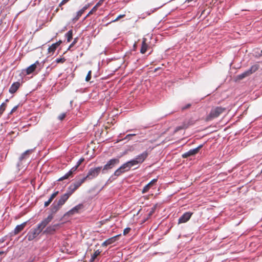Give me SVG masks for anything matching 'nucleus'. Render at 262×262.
Listing matches in <instances>:
<instances>
[{
	"label": "nucleus",
	"instance_id": "obj_1",
	"mask_svg": "<svg viewBox=\"0 0 262 262\" xmlns=\"http://www.w3.org/2000/svg\"><path fill=\"white\" fill-rule=\"evenodd\" d=\"M148 156V152L147 151H144L140 155L137 156L136 158L127 161L122 164L115 171L114 176L118 177L123 173L129 171L132 167L142 163L147 158Z\"/></svg>",
	"mask_w": 262,
	"mask_h": 262
},
{
	"label": "nucleus",
	"instance_id": "obj_2",
	"mask_svg": "<svg viewBox=\"0 0 262 262\" xmlns=\"http://www.w3.org/2000/svg\"><path fill=\"white\" fill-rule=\"evenodd\" d=\"M226 110L227 108L225 107L221 106H213L211 108L209 114L206 117V121H210L214 119V118H217L221 114L225 113Z\"/></svg>",
	"mask_w": 262,
	"mask_h": 262
},
{
	"label": "nucleus",
	"instance_id": "obj_3",
	"mask_svg": "<svg viewBox=\"0 0 262 262\" xmlns=\"http://www.w3.org/2000/svg\"><path fill=\"white\" fill-rule=\"evenodd\" d=\"M259 68V66L257 64H254L249 69L246 71L244 73H242L241 74H239L237 76L236 79L237 80H242L250 75L252 74L256 71H257Z\"/></svg>",
	"mask_w": 262,
	"mask_h": 262
},
{
	"label": "nucleus",
	"instance_id": "obj_4",
	"mask_svg": "<svg viewBox=\"0 0 262 262\" xmlns=\"http://www.w3.org/2000/svg\"><path fill=\"white\" fill-rule=\"evenodd\" d=\"M120 163L119 158H113L107 161L106 164L103 166L102 169L103 172H105L106 171H108L114 167H115L117 165H118Z\"/></svg>",
	"mask_w": 262,
	"mask_h": 262
},
{
	"label": "nucleus",
	"instance_id": "obj_5",
	"mask_svg": "<svg viewBox=\"0 0 262 262\" xmlns=\"http://www.w3.org/2000/svg\"><path fill=\"white\" fill-rule=\"evenodd\" d=\"M101 167H98L94 168H91L89 171L86 176L83 178V182L85 180H91L98 176L101 170Z\"/></svg>",
	"mask_w": 262,
	"mask_h": 262
},
{
	"label": "nucleus",
	"instance_id": "obj_6",
	"mask_svg": "<svg viewBox=\"0 0 262 262\" xmlns=\"http://www.w3.org/2000/svg\"><path fill=\"white\" fill-rule=\"evenodd\" d=\"M42 230L37 226L36 228L31 229L28 233L26 237L30 241L35 239Z\"/></svg>",
	"mask_w": 262,
	"mask_h": 262
},
{
	"label": "nucleus",
	"instance_id": "obj_7",
	"mask_svg": "<svg viewBox=\"0 0 262 262\" xmlns=\"http://www.w3.org/2000/svg\"><path fill=\"white\" fill-rule=\"evenodd\" d=\"M82 209V205L78 204V205L75 206L70 210H69L67 213L65 214V216H72L75 215L76 214H79L81 210Z\"/></svg>",
	"mask_w": 262,
	"mask_h": 262
},
{
	"label": "nucleus",
	"instance_id": "obj_8",
	"mask_svg": "<svg viewBox=\"0 0 262 262\" xmlns=\"http://www.w3.org/2000/svg\"><path fill=\"white\" fill-rule=\"evenodd\" d=\"M202 147H203V145H200V146H199L198 147H197L195 148L189 150L188 151L184 153L182 155V158H187L189 157L196 155V154H198L199 152V150Z\"/></svg>",
	"mask_w": 262,
	"mask_h": 262
},
{
	"label": "nucleus",
	"instance_id": "obj_9",
	"mask_svg": "<svg viewBox=\"0 0 262 262\" xmlns=\"http://www.w3.org/2000/svg\"><path fill=\"white\" fill-rule=\"evenodd\" d=\"M81 162H82V158H80L78 160V161L77 162V164L76 166H75L74 167H73V168H72L68 172H67L63 177L60 178L58 180L61 181V180L68 179L71 175H72V174L74 171H75L76 170L77 167L81 163Z\"/></svg>",
	"mask_w": 262,
	"mask_h": 262
},
{
	"label": "nucleus",
	"instance_id": "obj_10",
	"mask_svg": "<svg viewBox=\"0 0 262 262\" xmlns=\"http://www.w3.org/2000/svg\"><path fill=\"white\" fill-rule=\"evenodd\" d=\"M193 213L190 212H186L184 213L179 219L178 224L185 223L189 221Z\"/></svg>",
	"mask_w": 262,
	"mask_h": 262
},
{
	"label": "nucleus",
	"instance_id": "obj_11",
	"mask_svg": "<svg viewBox=\"0 0 262 262\" xmlns=\"http://www.w3.org/2000/svg\"><path fill=\"white\" fill-rule=\"evenodd\" d=\"M53 215H49L47 218L44 219L42 222L39 224L37 226L42 230L46 227V226L52 221L53 219Z\"/></svg>",
	"mask_w": 262,
	"mask_h": 262
},
{
	"label": "nucleus",
	"instance_id": "obj_12",
	"mask_svg": "<svg viewBox=\"0 0 262 262\" xmlns=\"http://www.w3.org/2000/svg\"><path fill=\"white\" fill-rule=\"evenodd\" d=\"M53 215H49L47 218L44 219L42 222L39 224L37 226L42 230L46 227V226L52 221L53 219Z\"/></svg>",
	"mask_w": 262,
	"mask_h": 262
},
{
	"label": "nucleus",
	"instance_id": "obj_13",
	"mask_svg": "<svg viewBox=\"0 0 262 262\" xmlns=\"http://www.w3.org/2000/svg\"><path fill=\"white\" fill-rule=\"evenodd\" d=\"M121 235V234H119V235H116V236H114L113 237H112L107 239H106V241H105L102 244V246L104 247V246H107L110 244H112L113 243H114V242H115L118 238Z\"/></svg>",
	"mask_w": 262,
	"mask_h": 262
},
{
	"label": "nucleus",
	"instance_id": "obj_14",
	"mask_svg": "<svg viewBox=\"0 0 262 262\" xmlns=\"http://www.w3.org/2000/svg\"><path fill=\"white\" fill-rule=\"evenodd\" d=\"M71 194V192H69L62 195L58 201L59 205L61 206L63 205L64 203L66 202V201L69 199Z\"/></svg>",
	"mask_w": 262,
	"mask_h": 262
},
{
	"label": "nucleus",
	"instance_id": "obj_15",
	"mask_svg": "<svg viewBox=\"0 0 262 262\" xmlns=\"http://www.w3.org/2000/svg\"><path fill=\"white\" fill-rule=\"evenodd\" d=\"M157 181V179H153L148 184L146 185L142 190V193H145L147 192L150 189V188L154 184H155Z\"/></svg>",
	"mask_w": 262,
	"mask_h": 262
},
{
	"label": "nucleus",
	"instance_id": "obj_16",
	"mask_svg": "<svg viewBox=\"0 0 262 262\" xmlns=\"http://www.w3.org/2000/svg\"><path fill=\"white\" fill-rule=\"evenodd\" d=\"M57 227V224L49 226L43 231V233L51 234L56 230Z\"/></svg>",
	"mask_w": 262,
	"mask_h": 262
},
{
	"label": "nucleus",
	"instance_id": "obj_17",
	"mask_svg": "<svg viewBox=\"0 0 262 262\" xmlns=\"http://www.w3.org/2000/svg\"><path fill=\"white\" fill-rule=\"evenodd\" d=\"M20 86L18 82L13 83L9 89V92L11 94L14 93Z\"/></svg>",
	"mask_w": 262,
	"mask_h": 262
},
{
	"label": "nucleus",
	"instance_id": "obj_18",
	"mask_svg": "<svg viewBox=\"0 0 262 262\" xmlns=\"http://www.w3.org/2000/svg\"><path fill=\"white\" fill-rule=\"evenodd\" d=\"M26 225V222H24L20 225H17L14 229V234H18L19 232H20L21 230H23L24 229V228H25Z\"/></svg>",
	"mask_w": 262,
	"mask_h": 262
},
{
	"label": "nucleus",
	"instance_id": "obj_19",
	"mask_svg": "<svg viewBox=\"0 0 262 262\" xmlns=\"http://www.w3.org/2000/svg\"><path fill=\"white\" fill-rule=\"evenodd\" d=\"M146 39L145 38H143L142 40V46L140 49V52L142 54H144L147 50L148 47V45L146 43Z\"/></svg>",
	"mask_w": 262,
	"mask_h": 262
},
{
	"label": "nucleus",
	"instance_id": "obj_20",
	"mask_svg": "<svg viewBox=\"0 0 262 262\" xmlns=\"http://www.w3.org/2000/svg\"><path fill=\"white\" fill-rule=\"evenodd\" d=\"M39 64V62L38 61H36L35 63L31 64L30 66H29L27 69H26V73L27 74H30L32 73L35 69L36 68V64Z\"/></svg>",
	"mask_w": 262,
	"mask_h": 262
},
{
	"label": "nucleus",
	"instance_id": "obj_21",
	"mask_svg": "<svg viewBox=\"0 0 262 262\" xmlns=\"http://www.w3.org/2000/svg\"><path fill=\"white\" fill-rule=\"evenodd\" d=\"M101 252L99 250H95L93 254H91V258L90 262H93L96 258L100 254Z\"/></svg>",
	"mask_w": 262,
	"mask_h": 262
},
{
	"label": "nucleus",
	"instance_id": "obj_22",
	"mask_svg": "<svg viewBox=\"0 0 262 262\" xmlns=\"http://www.w3.org/2000/svg\"><path fill=\"white\" fill-rule=\"evenodd\" d=\"M61 42V41H59L58 42H57L55 43H53L52 45V46H51L49 48H48V51L49 52L51 53V52H54V51L56 50V49L57 48V47L60 45V43Z\"/></svg>",
	"mask_w": 262,
	"mask_h": 262
},
{
	"label": "nucleus",
	"instance_id": "obj_23",
	"mask_svg": "<svg viewBox=\"0 0 262 262\" xmlns=\"http://www.w3.org/2000/svg\"><path fill=\"white\" fill-rule=\"evenodd\" d=\"M61 206V205H59L58 202L56 204H53L51 208L52 212L53 213H55L60 208Z\"/></svg>",
	"mask_w": 262,
	"mask_h": 262
},
{
	"label": "nucleus",
	"instance_id": "obj_24",
	"mask_svg": "<svg viewBox=\"0 0 262 262\" xmlns=\"http://www.w3.org/2000/svg\"><path fill=\"white\" fill-rule=\"evenodd\" d=\"M103 2H104V1H101V0H100V1H99L97 3V4L95 5V6L93 8V9L92 10V11H90V12H89V14L91 13L92 11H96V9H97V8L98 7L102 5V4L103 3Z\"/></svg>",
	"mask_w": 262,
	"mask_h": 262
},
{
	"label": "nucleus",
	"instance_id": "obj_25",
	"mask_svg": "<svg viewBox=\"0 0 262 262\" xmlns=\"http://www.w3.org/2000/svg\"><path fill=\"white\" fill-rule=\"evenodd\" d=\"M187 127H188V125H187L183 124V125L177 127L176 128L175 130H174V132H178L179 130H180L181 129H185V128H187Z\"/></svg>",
	"mask_w": 262,
	"mask_h": 262
},
{
	"label": "nucleus",
	"instance_id": "obj_26",
	"mask_svg": "<svg viewBox=\"0 0 262 262\" xmlns=\"http://www.w3.org/2000/svg\"><path fill=\"white\" fill-rule=\"evenodd\" d=\"M6 104L3 103L0 106V115H2L5 110Z\"/></svg>",
	"mask_w": 262,
	"mask_h": 262
},
{
	"label": "nucleus",
	"instance_id": "obj_27",
	"mask_svg": "<svg viewBox=\"0 0 262 262\" xmlns=\"http://www.w3.org/2000/svg\"><path fill=\"white\" fill-rule=\"evenodd\" d=\"M91 71H89L85 79L86 81L89 82L90 81L91 79Z\"/></svg>",
	"mask_w": 262,
	"mask_h": 262
},
{
	"label": "nucleus",
	"instance_id": "obj_28",
	"mask_svg": "<svg viewBox=\"0 0 262 262\" xmlns=\"http://www.w3.org/2000/svg\"><path fill=\"white\" fill-rule=\"evenodd\" d=\"M81 15H82V10H80L77 12L76 16L73 19L74 20H76L78 19Z\"/></svg>",
	"mask_w": 262,
	"mask_h": 262
},
{
	"label": "nucleus",
	"instance_id": "obj_29",
	"mask_svg": "<svg viewBox=\"0 0 262 262\" xmlns=\"http://www.w3.org/2000/svg\"><path fill=\"white\" fill-rule=\"evenodd\" d=\"M66 59L64 58H57L55 60L56 63H63L65 61Z\"/></svg>",
	"mask_w": 262,
	"mask_h": 262
},
{
	"label": "nucleus",
	"instance_id": "obj_30",
	"mask_svg": "<svg viewBox=\"0 0 262 262\" xmlns=\"http://www.w3.org/2000/svg\"><path fill=\"white\" fill-rule=\"evenodd\" d=\"M58 191H56L53 193L49 198V200L52 202L53 200L56 197V196L58 194Z\"/></svg>",
	"mask_w": 262,
	"mask_h": 262
},
{
	"label": "nucleus",
	"instance_id": "obj_31",
	"mask_svg": "<svg viewBox=\"0 0 262 262\" xmlns=\"http://www.w3.org/2000/svg\"><path fill=\"white\" fill-rule=\"evenodd\" d=\"M58 191H56L53 193L49 198V200L52 202L53 200L56 197V196L58 194Z\"/></svg>",
	"mask_w": 262,
	"mask_h": 262
},
{
	"label": "nucleus",
	"instance_id": "obj_32",
	"mask_svg": "<svg viewBox=\"0 0 262 262\" xmlns=\"http://www.w3.org/2000/svg\"><path fill=\"white\" fill-rule=\"evenodd\" d=\"M58 191H56L53 193L49 198V200L52 202L53 200L56 197V196L58 194Z\"/></svg>",
	"mask_w": 262,
	"mask_h": 262
},
{
	"label": "nucleus",
	"instance_id": "obj_33",
	"mask_svg": "<svg viewBox=\"0 0 262 262\" xmlns=\"http://www.w3.org/2000/svg\"><path fill=\"white\" fill-rule=\"evenodd\" d=\"M58 191H56L53 193L49 198V200L52 202L53 200L56 197V196L58 194Z\"/></svg>",
	"mask_w": 262,
	"mask_h": 262
},
{
	"label": "nucleus",
	"instance_id": "obj_34",
	"mask_svg": "<svg viewBox=\"0 0 262 262\" xmlns=\"http://www.w3.org/2000/svg\"><path fill=\"white\" fill-rule=\"evenodd\" d=\"M30 150H26V151H25V152H24L21 155V156L20 157V158H19L20 160H22L24 158L25 156H26V155L28 152H30Z\"/></svg>",
	"mask_w": 262,
	"mask_h": 262
},
{
	"label": "nucleus",
	"instance_id": "obj_35",
	"mask_svg": "<svg viewBox=\"0 0 262 262\" xmlns=\"http://www.w3.org/2000/svg\"><path fill=\"white\" fill-rule=\"evenodd\" d=\"M30 150H26V151H25V152H24L21 155V156L20 157V158H19L20 160H22L24 158L25 156H26V155L28 152H30Z\"/></svg>",
	"mask_w": 262,
	"mask_h": 262
},
{
	"label": "nucleus",
	"instance_id": "obj_36",
	"mask_svg": "<svg viewBox=\"0 0 262 262\" xmlns=\"http://www.w3.org/2000/svg\"><path fill=\"white\" fill-rule=\"evenodd\" d=\"M30 150H26V151H25V152H24L21 155V156L20 157V158H19L20 160H22L24 158L25 156H26V155L28 152H30Z\"/></svg>",
	"mask_w": 262,
	"mask_h": 262
},
{
	"label": "nucleus",
	"instance_id": "obj_37",
	"mask_svg": "<svg viewBox=\"0 0 262 262\" xmlns=\"http://www.w3.org/2000/svg\"><path fill=\"white\" fill-rule=\"evenodd\" d=\"M130 230H131L130 228H129V227H127V228L124 229V230L123 231V234L124 235H126L130 232Z\"/></svg>",
	"mask_w": 262,
	"mask_h": 262
},
{
	"label": "nucleus",
	"instance_id": "obj_38",
	"mask_svg": "<svg viewBox=\"0 0 262 262\" xmlns=\"http://www.w3.org/2000/svg\"><path fill=\"white\" fill-rule=\"evenodd\" d=\"M66 116V113L61 114L60 115H59L58 119L60 120H62V119H63L65 118Z\"/></svg>",
	"mask_w": 262,
	"mask_h": 262
},
{
	"label": "nucleus",
	"instance_id": "obj_39",
	"mask_svg": "<svg viewBox=\"0 0 262 262\" xmlns=\"http://www.w3.org/2000/svg\"><path fill=\"white\" fill-rule=\"evenodd\" d=\"M125 16V14L119 15L113 21H116L120 19V18H123Z\"/></svg>",
	"mask_w": 262,
	"mask_h": 262
},
{
	"label": "nucleus",
	"instance_id": "obj_40",
	"mask_svg": "<svg viewBox=\"0 0 262 262\" xmlns=\"http://www.w3.org/2000/svg\"><path fill=\"white\" fill-rule=\"evenodd\" d=\"M52 202V201H51L49 199L46 201L45 203V207H47L48 206L50 203Z\"/></svg>",
	"mask_w": 262,
	"mask_h": 262
},
{
	"label": "nucleus",
	"instance_id": "obj_41",
	"mask_svg": "<svg viewBox=\"0 0 262 262\" xmlns=\"http://www.w3.org/2000/svg\"><path fill=\"white\" fill-rule=\"evenodd\" d=\"M68 41L70 42L71 41V39L72 38V34H68Z\"/></svg>",
	"mask_w": 262,
	"mask_h": 262
},
{
	"label": "nucleus",
	"instance_id": "obj_42",
	"mask_svg": "<svg viewBox=\"0 0 262 262\" xmlns=\"http://www.w3.org/2000/svg\"><path fill=\"white\" fill-rule=\"evenodd\" d=\"M190 106H191V104H187L186 106H185L183 107H182V110H185V109L188 108H189V107H190Z\"/></svg>",
	"mask_w": 262,
	"mask_h": 262
},
{
	"label": "nucleus",
	"instance_id": "obj_43",
	"mask_svg": "<svg viewBox=\"0 0 262 262\" xmlns=\"http://www.w3.org/2000/svg\"><path fill=\"white\" fill-rule=\"evenodd\" d=\"M69 0H62V2L60 3L59 6H61L64 5L66 3H67Z\"/></svg>",
	"mask_w": 262,
	"mask_h": 262
},
{
	"label": "nucleus",
	"instance_id": "obj_44",
	"mask_svg": "<svg viewBox=\"0 0 262 262\" xmlns=\"http://www.w3.org/2000/svg\"><path fill=\"white\" fill-rule=\"evenodd\" d=\"M17 108V106H16L14 107L12 109V110H11V113H13V112H15V111L16 110Z\"/></svg>",
	"mask_w": 262,
	"mask_h": 262
},
{
	"label": "nucleus",
	"instance_id": "obj_45",
	"mask_svg": "<svg viewBox=\"0 0 262 262\" xmlns=\"http://www.w3.org/2000/svg\"><path fill=\"white\" fill-rule=\"evenodd\" d=\"M135 134H128V135H127L126 136V138H126V139H127V138L128 137H129V136H135Z\"/></svg>",
	"mask_w": 262,
	"mask_h": 262
},
{
	"label": "nucleus",
	"instance_id": "obj_46",
	"mask_svg": "<svg viewBox=\"0 0 262 262\" xmlns=\"http://www.w3.org/2000/svg\"><path fill=\"white\" fill-rule=\"evenodd\" d=\"M135 134H128V135H127L126 136V138H126V139H127V138L128 137H129V136H135Z\"/></svg>",
	"mask_w": 262,
	"mask_h": 262
},
{
	"label": "nucleus",
	"instance_id": "obj_47",
	"mask_svg": "<svg viewBox=\"0 0 262 262\" xmlns=\"http://www.w3.org/2000/svg\"><path fill=\"white\" fill-rule=\"evenodd\" d=\"M76 38H75L74 41L72 42V43L70 45V47L73 46L76 42Z\"/></svg>",
	"mask_w": 262,
	"mask_h": 262
},
{
	"label": "nucleus",
	"instance_id": "obj_48",
	"mask_svg": "<svg viewBox=\"0 0 262 262\" xmlns=\"http://www.w3.org/2000/svg\"><path fill=\"white\" fill-rule=\"evenodd\" d=\"M5 241L4 238H2L0 239V243H2Z\"/></svg>",
	"mask_w": 262,
	"mask_h": 262
},
{
	"label": "nucleus",
	"instance_id": "obj_49",
	"mask_svg": "<svg viewBox=\"0 0 262 262\" xmlns=\"http://www.w3.org/2000/svg\"><path fill=\"white\" fill-rule=\"evenodd\" d=\"M4 253V251H0V255H2Z\"/></svg>",
	"mask_w": 262,
	"mask_h": 262
},
{
	"label": "nucleus",
	"instance_id": "obj_50",
	"mask_svg": "<svg viewBox=\"0 0 262 262\" xmlns=\"http://www.w3.org/2000/svg\"><path fill=\"white\" fill-rule=\"evenodd\" d=\"M159 68H156V69H155V72H156L157 70H159Z\"/></svg>",
	"mask_w": 262,
	"mask_h": 262
},
{
	"label": "nucleus",
	"instance_id": "obj_51",
	"mask_svg": "<svg viewBox=\"0 0 262 262\" xmlns=\"http://www.w3.org/2000/svg\"><path fill=\"white\" fill-rule=\"evenodd\" d=\"M86 255H88H88H89V253H88V251H87V252H86Z\"/></svg>",
	"mask_w": 262,
	"mask_h": 262
},
{
	"label": "nucleus",
	"instance_id": "obj_52",
	"mask_svg": "<svg viewBox=\"0 0 262 262\" xmlns=\"http://www.w3.org/2000/svg\"><path fill=\"white\" fill-rule=\"evenodd\" d=\"M204 12V11H203L202 12V14L201 15H202L203 14V13Z\"/></svg>",
	"mask_w": 262,
	"mask_h": 262
},
{
	"label": "nucleus",
	"instance_id": "obj_53",
	"mask_svg": "<svg viewBox=\"0 0 262 262\" xmlns=\"http://www.w3.org/2000/svg\"><path fill=\"white\" fill-rule=\"evenodd\" d=\"M68 33H72V32H71V31H69Z\"/></svg>",
	"mask_w": 262,
	"mask_h": 262
}]
</instances>
